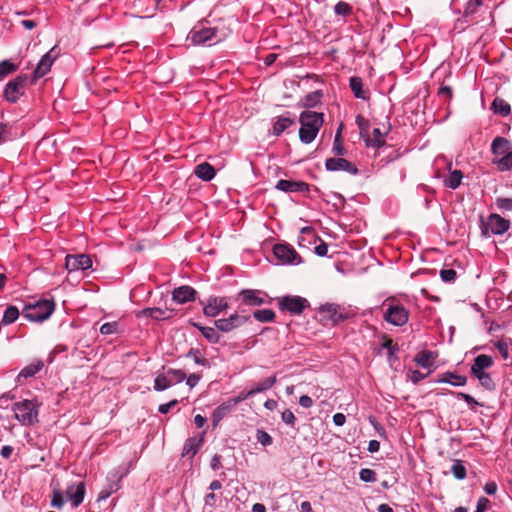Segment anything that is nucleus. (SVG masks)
<instances>
[{"instance_id":"obj_1","label":"nucleus","mask_w":512,"mask_h":512,"mask_svg":"<svg viewBox=\"0 0 512 512\" xmlns=\"http://www.w3.org/2000/svg\"><path fill=\"white\" fill-rule=\"evenodd\" d=\"M299 121L301 124L299 138L303 143L309 144L316 138L323 125V114L314 111H303L300 114Z\"/></svg>"},{"instance_id":"obj_2","label":"nucleus","mask_w":512,"mask_h":512,"mask_svg":"<svg viewBox=\"0 0 512 512\" xmlns=\"http://www.w3.org/2000/svg\"><path fill=\"white\" fill-rule=\"evenodd\" d=\"M319 314L322 321L330 323L334 326L340 322L354 317L357 312L351 306L326 303L319 307Z\"/></svg>"},{"instance_id":"obj_3","label":"nucleus","mask_w":512,"mask_h":512,"mask_svg":"<svg viewBox=\"0 0 512 512\" xmlns=\"http://www.w3.org/2000/svg\"><path fill=\"white\" fill-rule=\"evenodd\" d=\"M39 405L36 400L25 399L12 406L15 418L24 426H31L38 421Z\"/></svg>"},{"instance_id":"obj_4","label":"nucleus","mask_w":512,"mask_h":512,"mask_svg":"<svg viewBox=\"0 0 512 512\" xmlns=\"http://www.w3.org/2000/svg\"><path fill=\"white\" fill-rule=\"evenodd\" d=\"M55 310L53 300L41 299L33 303H29L24 307L23 316L34 322H42L48 319Z\"/></svg>"},{"instance_id":"obj_5","label":"nucleus","mask_w":512,"mask_h":512,"mask_svg":"<svg viewBox=\"0 0 512 512\" xmlns=\"http://www.w3.org/2000/svg\"><path fill=\"white\" fill-rule=\"evenodd\" d=\"M216 27H208L202 23L195 25L187 36L193 45L213 44L222 40Z\"/></svg>"},{"instance_id":"obj_6","label":"nucleus","mask_w":512,"mask_h":512,"mask_svg":"<svg viewBox=\"0 0 512 512\" xmlns=\"http://www.w3.org/2000/svg\"><path fill=\"white\" fill-rule=\"evenodd\" d=\"M386 308L383 319L394 326H404L409 320V311L404 305L396 302L394 299H386L383 303Z\"/></svg>"},{"instance_id":"obj_7","label":"nucleus","mask_w":512,"mask_h":512,"mask_svg":"<svg viewBox=\"0 0 512 512\" xmlns=\"http://www.w3.org/2000/svg\"><path fill=\"white\" fill-rule=\"evenodd\" d=\"M273 254L282 265H298L302 262L301 256L289 244H276Z\"/></svg>"},{"instance_id":"obj_8","label":"nucleus","mask_w":512,"mask_h":512,"mask_svg":"<svg viewBox=\"0 0 512 512\" xmlns=\"http://www.w3.org/2000/svg\"><path fill=\"white\" fill-rule=\"evenodd\" d=\"M512 150L511 142L504 137H496L491 143V152L493 154L492 163L499 168L500 158L507 157Z\"/></svg>"},{"instance_id":"obj_9","label":"nucleus","mask_w":512,"mask_h":512,"mask_svg":"<svg viewBox=\"0 0 512 512\" xmlns=\"http://www.w3.org/2000/svg\"><path fill=\"white\" fill-rule=\"evenodd\" d=\"M308 306V301L300 296H285L279 301V308L286 310L291 314H301Z\"/></svg>"},{"instance_id":"obj_10","label":"nucleus","mask_w":512,"mask_h":512,"mask_svg":"<svg viewBox=\"0 0 512 512\" xmlns=\"http://www.w3.org/2000/svg\"><path fill=\"white\" fill-rule=\"evenodd\" d=\"M246 398L243 393L240 395L230 398L227 401L221 403L212 414V421L214 425H217L226 415H228L240 402L244 401Z\"/></svg>"},{"instance_id":"obj_11","label":"nucleus","mask_w":512,"mask_h":512,"mask_svg":"<svg viewBox=\"0 0 512 512\" xmlns=\"http://www.w3.org/2000/svg\"><path fill=\"white\" fill-rule=\"evenodd\" d=\"M26 76H17L15 79L7 83L4 96L7 101L15 103L24 92V86L26 83Z\"/></svg>"},{"instance_id":"obj_12","label":"nucleus","mask_w":512,"mask_h":512,"mask_svg":"<svg viewBox=\"0 0 512 512\" xmlns=\"http://www.w3.org/2000/svg\"><path fill=\"white\" fill-rule=\"evenodd\" d=\"M510 228V222L498 214H491L488 217L483 234L487 235L488 232L494 235H502Z\"/></svg>"},{"instance_id":"obj_13","label":"nucleus","mask_w":512,"mask_h":512,"mask_svg":"<svg viewBox=\"0 0 512 512\" xmlns=\"http://www.w3.org/2000/svg\"><path fill=\"white\" fill-rule=\"evenodd\" d=\"M92 267V261L85 254L67 255L65 258V268L71 273L75 271H85Z\"/></svg>"},{"instance_id":"obj_14","label":"nucleus","mask_w":512,"mask_h":512,"mask_svg":"<svg viewBox=\"0 0 512 512\" xmlns=\"http://www.w3.org/2000/svg\"><path fill=\"white\" fill-rule=\"evenodd\" d=\"M325 167L328 171L332 172L345 171L351 175L358 174L357 167L350 161L341 157L328 158L325 162Z\"/></svg>"},{"instance_id":"obj_15","label":"nucleus","mask_w":512,"mask_h":512,"mask_svg":"<svg viewBox=\"0 0 512 512\" xmlns=\"http://www.w3.org/2000/svg\"><path fill=\"white\" fill-rule=\"evenodd\" d=\"M86 487L84 482L71 484L66 489L67 500L71 502L73 508L80 506L84 500Z\"/></svg>"},{"instance_id":"obj_16","label":"nucleus","mask_w":512,"mask_h":512,"mask_svg":"<svg viewBox=\"0 0 512 512\" xmlns=\"http://www.w3.org/2000/svg\"><path fill=\"white\" fill-rule=\"evenodd\" d=\"M247 320L248 318L246 316L233 314L228 318L216 320L215 326L218 330L222 332H230L231 330L244 324Z\"/></svg>"},{"instance_id":"obj_17","label":"nucleus","mask_w":512,"mask_h":512,"mask_svg":"<svg viewBox=\"0 0 512 512\" xmlns=\"http://www.w3.org/2000/svg\"><path fill=\"white\" fill-rule=\"evenodd\" d=\"M55 50L56 47H53L52 49H50V51H48L46 54L42 56L39 63L37 64L36 69L34 70L35 78H41L50 71L53 62L57 57Z\"/></svg>"},{"instance_id":"obj_18","label":"nucleus","mask_w":512,"mask_h":512,"mask_svg":"<svg viewBox=\"0 0 512 512\" xmlns=\"http://www.w3.org/2000/svg\"><path fill=\"white\" fill-rule=\"evenodd\" d=\"M196 290L191 286L183 285L173 290L172 299L178 304L194 301Z\"/></svg>"},{"instance_id":"obj_19","label":"nucleus","mask_w":512,"mask_h":512,"mask_svg":"<svg viewBox=\"0 0 512 512\" xmlns=\"http://www.w3.org/2000/svg\"><path fill=\"white\" fill-rule=\"evenodd\" d=\"M276 189L283 192H308L309 185L303 181L281 179L277 182Z\"/></svg>"},{"instance_id":"obj_20","label":"nucleus","mask_w":512,"mask_h":512,"mask_svg":"<svg viewBox=\"0 0 512 512\" xmlns=\"http://www.w3.org/2000/svg\"><path fill=\"white\" fill-rule=\"evenodd\" d=\"M227 308V302L222 297H212L204 306L203 312L208 317H216L221 311Z\"/></svg>"},{"instance_id":"obj_21","label":"nucleus","mask_w":512,"mask_h":512,"mask_svg":"<svg viewBox=\"0 0 512 512\" xmlns=\"http://www.w3.org/2000/svg\"><path fill=\"white\" fill-rule=\"evenodd\" d=\"M194 173L199 179L210 181L215 176V169L209 163L204 162L195 167Z\"/></svg>"},{"instance_id":"obj_22","label":"nucleus","mask_w":512,"mask_h":512,"mask_svg":"<svg viewBox=\"0 0 512 512\" xmlns=\"http://www.w3.org/2000/svg\"><path fill=\"white\" fill-rule=\"evenodd\" d=\"M436 383H448L453 386H464L467 382V378L463 375H458L452 372L444 373L440 378H438Z\"/></svg>"},{"instance_id":"obj_23","label":"nucleus","mask_w":512,"mask_h":512,"mask_svg":"<svg viewBox=\"0 0 512 512\" xmlns=\"http://www.w3.org/2000/svg\"><path fill=\"white\" fill-rule=\"evenodd\" d=\"M492 364H493V360L490 356L485 355V354L478 355L474 359V363L471 367V373L476 374V373L484 372V370L486 368H489Z\"/></svg>"},{"instance_id":"obj_24","label":"nucleus","mask_w":512,"mask_h":512,"mask_svg":"<svg viewBox=\"0 0 512 512\" xmlns=\"http://www.w3.org/2000/svg\"><path fill=\"white\" fill-rule=\"evenodd\" d=\"M276 383V377H268L264 380H262L256 387L250 389L247 392H242L244 397L247 399L255 394L261 393L263 391H266L273 387V385Z\"/></svg>"},{"instance_id":"obj_25","label":"nucleus","mask_w":512,"mask_h":512,"mask_svg":"<svg viewBox=\"0 0 512 512\" xmlns=\"http://www.w3.org/2000/svg\"><path fill=\"white\" fill-rule=\"evenodd\" d=\"M260 292L256 290H243L240 293L242 301L251 306L261 305L264 300L259 296Z\"/></svg>"},{"instance_id":"obj_26","label":"nucleus","mask_w":512,"mask_h":512,"mask_svg":"<svg viewBox=\"0 0 512 512\" xmlns=\"http://www.w3.org/2000/svg\"><path fill=\"white\" fill-rule=\"evenodd\" d=\"M322 96H323V94L319 90L308 93L301 100V105L306 108H313L321 102Z\"/></svg>"},{"instance_id":"obj_27","label":"nucleus","mask_w":512,"mask_h":512,"mask_svg":"<svg viewBox=\"0 0 512 512\" xmlns=\"http://www.w3.org/2000/svg\"><path fill=\"white\" fill-rule=\"evenodd\" d=\"M44 364L41 360H36L24 367L20 373L19 377L29 378L37 374L43 368Z\"/></svg>"},{"instance_id":"obj_28","label":"nucleus","mask_w":512,"mask_h":512,"mask_svg":"<svg viewBox=\"0 0 512 512\" xmlns=\"http://www.w3.org/2000/svg\"><path fill=\"white\" fill-rule=\"evenodd\" d=\"M350 88L356 98L363 100L367 98V95L363 90V82L360 77L354 76L350 78Z\"/></svg>"},{"instance_id":"obj_29","label":"nucleus","mask_w":512,"mask_h":512,"mask_svg":"<svg viewBox=\"0 0 512 512\" xmlns=\"http://www.w3.org/2000/svg\"><path fill=\"white\" fill-rule=\"evenodd\" d=\"M491 109L495 114H499L501 116H507L510 114L511 107L509 103L501 98H495L492 102Z\"/></svg>"},{"instance_id":"obj_30","label":"nucleus","mask_w":512,"mask_h":512,"mask_svg":"<svg viewBox=\"0 0 512 512\" xmlns=\"http://www.w3.org/2000/svg\"><path fill=\"white\" fill-rule=\"evenodd\" d=\"M463 174L460 170L451 171L448 177L444 180V185L451 189H456L460 186Z\"/></svg>"},{"instance_id":"obj_31","label":"nucleus","mask_w":512,"mask_h":512,"mask_svg":"<svg viewBox=\"0 0 512 512\" xmlns=\"http://www.w3.org/2000/svg\"><path fill=\"white\" fill-rule=\"evenodd\" d=\"M195 327H197L202 335L210 342V343H213V344H216L219 342L220 340V335L218 334V332L216 331L215 328L213 327H204V326H201L199 324H194Z\"/></svg>"},{"instance_id":"obj_32","label":"nucleus","mask_w":512,"mask_h":512,"mask_svg":"<svg viewBox=\"0 0 512 512\" xmlns=\"http://www.w3.org/2000/svg\"><path fill=\"white\" fill-rule=\"evenodd\" d=\"M173 385V381L166 375H157L154 380V390L164 391Z\"/></svg>"},{"instance_id":"obj_33","label":"nucleus","mask_w":512,"mask_h":512,"mask_svg":"<svg viewBox=\"0 0 512 512\" xmlns=\"http://www.w3.org/2000/svg\"><path fill=\"white\" fill-rule=\"evenodd\" d=\"M199 446L200 442L197 441L195 438L187 439L183 446L182 455L193 457L197 453Z\"/></svg>"},{"instance_id":"obj_34","label":"nucleus","mask_w":512,"mask_h":512,"mask_svg":"<svg viewBox=\"0 0 512 512\" xmlns=\"http://www.w3.org/2000/svg\"><path fill=\"white\" fill-rule=\"evenodd\" d=\"M293 124V121L288 117H279L273 125V134L280 135L287 128Z\"/></svg>"},{"instance_id":"obj_35","label":"nucleus","mask_w":512,"mask_h":512,"mask_svg":"<svg viewBox=\"0 0 512 512\" xmlns=\"http://www.w3.org/2000/svg\"><path fill=\"white\" fill-rule=\"evenodd\" d=\"M19 317V310L16 306H8L4 311L2 323L9 325L14 323Z\"/></svg>"},{"instance_id":"obj_36","label":"nucleus","mask_w":512,"mask_h":512,"mask_svg":"<svg viewBox=\"0 0 512 512\" xmlns=\"http://www.w3.org/2000/svg\"><path fill=\"white\" fill-rule=\"evenodd\" d=\"M433 354L430 351H422L417 354L415 361L416 363L423 367L429 368L433 364Z\"/></svg>"},{"instance_id":"obj_37","label":"nucleus","mask_w":512,"mask_h":512,"mask_svg":"<svg viewBox=\"0 0 512 512\" xmlns=\"http://www.w3.org/2000/svg\"><path fill=\"white\" fill-rule=\"evenodd\" d=\"M373 137L367 140V145L372 147H381L385 144L384 135L379 128H374Z\"/></svg>"},{"instance_id":"obj_38","label":"nucleus","mask_w":512,"mask_h":512,"mask_svg":"<svg viewBox=\"0 0 512 512\" xmlns=\"http://www.w3.org/2000/svg\"><path fill=\"white\" fill-rule=\"evenodd\" d=\"M253 316L256 320L260 322H271L274 320L275 313L271 309H261L256 310L253 313Z\"/></svg>"},{"instance_id":"obj_39","label":"nucleus","mask_w":512,"mask_h":512,"mask_svg":"<svg viewBox=\"0 0 512 512\" xmlns=\"http://www.w3.org/2000/svg\"><path fill=\"white\" fill-rule=\"evenodd\" d=\"M451 472L456 479L462 480L466 477V468L460 460L454 461L451 467Z\"/></svg>"},{"instance_id":"obj_40","label":"nucleus","mask_w":512,"mask_h":512,"mask_svg":"<svg viewBox=\"0 0 512 512\" xmlns=\"http://www.w3.org/2000/svg\"><path fill=\"white\" fill-rule=\"evenodd\" d=\"M511 344V340L506 338V339H501L499 341H497L495 343V347L497 348V350L499 351V353L501 354V356L503 357V359H508L509 358V346Z\"/></svg>"},{"instance_id":"obj_41","label":"nucleus","mask_w":512,"mask_h":512,"mask_svg":"<svg viewBox=\"0 0 512 512\" xmlns=\"http://www.w3.org/2000/svg\"><path fill=\"white\" fill-rule=\"evenodd\" d=\"M173 316V310L152 308V318L155 320H165Z\"/></svg>"},{"instance_id":"obj_42","label":"nucleus","mask_w":512,"mask_h":512,"mask_svg":"<svg viewBox=\"0 0 512 512\" xmlns=\"http://www.w3.org/2000/svg\"><path fill=\"white\" fill-rule=\"evenodd\" d=\"M359 478L366 483H373L377 480L376 472L369 468L361 469L359 472Z\"/></svg>"},{"instance_id":"obj_43","label":"nucleus","mask_w":512,"mask_h":512,"mask_svg":"<svg viewBox=\"0 0 512 512\" xmlns=\"http://www.w3.org/2000/svg\"><path fill=\"white\" fill-rule=\"evenodd\" d=\"M167 376L173 381V385L182 382L186 379V374L180 369H169Z\"/></svg>"},{"instance_id":"obj_44","label":"nucleus","mask_w":512,"mask_h":512,"mask_svg":"<svg viewBox=\"0 0 512 512\" xmlns=\"http://www.w3.org/2000/svg\"><path fill=\"white\" fill-rule=\"evenodd\" d=\"M16 69V65H14L8 60H3L2 62H0V77H5L8 74L13 73Z\"/></svg>"},{"instance_id":"obj_45","label":"nucleus","mask_w":512,"mask_h":512,"mask_svg":"<svg viewBox=\"0 0 512 512\" xmlns=\"http://www.w3.org/2000/svg\"><path fill=\"white\" fill-rule=\"evenodd\" d=\"M186 356L192 358L196 364L201 366L207 365V360L201 356V353L198 349H190Z\"/></svg>"},{"instance_id":"obj_46","label":"nucleus","mask_w":512,"mask_h":512,"mask_svg":"<svg viewBox=\"0 0 512 512\" xmlns=\"http://www.w3.org/2000/svg\"><path fill=\"white\" fill-rule=\"evenodd\" d=\"M333 152L337 156H342L346 152L345 148L342 144V141H341L340 131H338L335 135L334 143H333Z\"/></svg>"},{"instance_id":"obj_47","label":"nucleus","mask_w":512,"mask_h":512,"mask_svg":"<svg viewBox=\"0 0 512 512\" xmlns=\"http://www.w3.org/2000/svg\"><path fill=\"white\" fill-rule=\"evenodd\" d=\"M495 203L501 211H512V198H497Z\"/></svg>"},{"instance_id":"obj_48","label":"nucleus","mask_w":512,"mask_h":512,"mask_svg":"<svg viewBox=\"0 0 512 512\" xmlns=\"http://www.w3.org/2000/svg\"><path fill=\"white\" fill-rule=\"evenodd\" d=\"M256 438L257 441L263 446H269L273 442L272 437L266 431L263 430H257Z\"/></svg>"},{"instance_id":"obj_49","label":"nucleus","mask_w":512,"mask_h":512,"mask_svg":"<svg viewBox=\"0 0 512 512\" xmlns=\"http://www.w3.org/2000/svg\"><path fill=\"white\" fill-rule=\"evenodd\" d=\"M500 166L498 168L499 171L505 172L512 170V149L511 152L507 155V157L500 158Z\"/></svg>"},{"instance_id":"obj_50","label":"nucleus","mask_w":512,"mask_h":512,"mask_svg":"<svg viewBox=\"0 0 512 512\" xmlns=\"http://www.w3.org/2000/svg\"><path fill=\"white\" fill-rule=\"evenodd\" d=\"M64 505L63 494L60 490H54L51 500V506L61 509Z\"/></svg>"},{"instance_id":"obj_51","label":"nucleus","mask_w":512,"mask_h":512,"mask_svg":"<svg viewBox=\"0 0 512 512\" xmlns=\"http://www.w3.org/2000/svg\"><path fill=\"white\" fill-rule=\"evenodd\" d=\"M473 375L480 381V383L485 388L490 389L493 386V381H492V379H491L489 374H487L485 372H481V373H476V374H473Z\"/></svg>"},{"instance_id":"obj_52","label":"nucleus","mask_w":512,"mask_h":512,"mask_svg":"<svg viewBox=\"0 0 512 512\" xmlns=\"http://www.w3.org/2000/svg\"><path fill=\"white\" fill-rule=\"evenodd\" d=\"M118 325L116 322H107L100 327V332L103 335H111L117 332Z\"/></svg>"},{"instance_id":"obj_53","label":"nucleus","mask_w":512,"mask_h":512,"mask_svg":"<svg viewBox=\"0 0 512 512\" xmlns=\"http://www.w3.org/2000/svg\"><path fill=\"white\" fill-rule=\"evenodd\" d=\"M334 12L337 15L346 16L351 12V8L347 3L340 1L334 6Z\"/></svg>"},{"instance_id":"obj_54","label":"nucleus","mask_w":512,"mask_h":512,"mask_svg":"<svg viewBox=\"0 0 512 512\" xmlns=\"http://www.w3.org/2000/svg\"><path fill=\"white\" fill-rule=\"evenodd\" d=\"M456 271L454 269H442L440 277L444 282H452L456 278Z\"/></svg>"},{"instance_id":"obj_55","label":"nucleus","mask_w":512,"mask_h":512,"mask_svg":"<svg viewBox=\"0 0 512 512\" xmlns=\"http://www.w3.org/2000/svg\"><path fill=\"white\" fill-rule=\"evenodd\" d=\"M282 421L287 425L294 426L296 417L293 412L289 409H286L281 414Z\"/></svg>"},{"instance_id":"obj_56","label":"nucleus","mask_w":512,"mask_h":512,"mask_svg":"<svg viewBox=\"0 0 512 512\" xmlns=\"http://www.w3.org/2000/svg\"><path fill=\"white\" fill-rule=\"evenodd\" d=\"M178 404V400L174 399V400H171L170 402L168 403H165V404H161L159 407H158V411L159 413L161 414H167L172 408H174L176 405Z\"/></svg>"},{"instance_id":"obj_57","label":"nucleus","mask_w":512,"mask_h":512,"mask_svg":"<svg viewBox=\"0 0 512 512\" xmlns=\"http://www.w3.org/2000/svg\"><path fill=\"white\" fill-rule=\"evenodd\" d=\"M118 488V483H114L113 485L110 486V489H103L99 494V499L108 498L114 491L118 490Z\"/></svg>"},{"instance_id":"obj_58","label":"nucleus","mask_w":512,"mask_h":512,"mask_svg":"<svg viewBox=\"0 0 512 512\" xmlns=\"http://www.w3.org/2000/svg\"><path fill=\"white\" fill-rule=\"evenodd\" d=\"M482 1L483 0H471L470 3L468 4L466 10H465V14H472V13H474L475 9L482 5Z\"/></svg>"},{"instance_id":"obj_59","label":"nucleus","mask_w":512,"mask_h":512,"mask_svg":"<svg viewBox=\"0 0 512 512\" xmlns=\"http://www.w3.org/2000/svg\"><path fill=\"white\" fill-rule=\"evenodd\" d=\"M409 378L413 383H418L424 378V375L418 370L409 371Z\"/></svg>"},{"instance_id":"obj_60","label":"nucleus","mask_w":512,"mask_h":512,"mask_svg":"<svg viewBox=\"0 0 512 512\" xmlns=\"http://www.w3.org/2000/svg\"><path fill=\"white\" fill-rule=\"evenodd\" d=\"M457 397L463 399L469 405H478V402L469 394L459 392Z\"/></svg>"},{"instance_id":"obj_61","label":"nucleus","mask_w":512,"mask_h":512,"mask_svg":"<svg viewBox=\"0 0 512 512\" xmlns=\"http://www.w3.org/2000/svg\"><path fill=\"white\" fill-rule=\"evenodd\" d=\"M199 380H200V376H199V375H197V374H195V373H193V374H190V375L187 377V379H186V384H187L189 387L193 388V387H195V386L198 384Z\"/></svg>"},{"instance_id":"obj_62","label":"nucleus","mask_w":512,"mask_h":512,"mask_svg":"<svg viewBox=\"0 0 512 512\" xmlns=\"http://www.w3.org/2000/svg\"><path fill=\"white\" fill-rule=\"evenodd\" d=\"M315 253L318 256H320V257L326 256L327 253H328V246H327V244L322 242L321 244L317 245L315 247Z\"/></svg>"},{"instance_id":"obj_63","label":"nucleus","mask_w":512,"mask_h":512,"mask_svg":"<svg viewBox=\"0 0 512 512\" xmlns=\"http://www.w3.org/2000/svg\"><path fill=\"white\" fill-rule=\"evenodd\" d=\"M484 491L488 495H494L497 491V484L494 481L487 482L484 486Z\"/></svg>"},{"instance_id":"obj_64","label":"nucleus","mask_w":512,"mask_h":512,"mask_svg":"<svg viewBox=\"0 0 512 512\" xmlns=\"http://www.w3.org/2000/svg\"><path fill=\"white\" fill-rule=\"evenodd\" d=\"M488 504H489V500L485 497H481L478 500L476 512L485 511L487 509Z\"/></svg>"}]
</instances>
